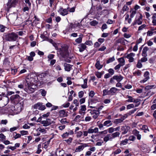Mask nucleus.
Masks as SVG:
<instances>
[{
	"label": "nucleus",
	"mask_w": 156,
	"mask_h": 156,
	"mask_svg": "<svg viewBox=\"0 0 156 156\" xmlns=\"http://www.w3.org/2000/svg\"><path fill=\"white\" fill-rule=\"evenodd\" d=\"M40 91L43 96H45L46 95L47 92L44 90L41 89Z\"/></svg>",
	"instance_id": "obj_40"
},
{
	"label": "nucleus",
	"mask_w": 156,
	"mask_h": 156,
	"mask_svg": "<svg viewBox=\"0 0 156 156\" xmlns=\"http://www.w3.org/2000/svg\"><path fill=\"white\" fill-rule=\"evenodd\" d=\"M139 3L141 5H144L146 4V1L145 0H140Z\"/></svg>",
	"instance_id": "obj_56"
},
{
	"label": "nucleus",
	"mask_w": 156,
	"mask_h": 156,
	"mask_svg": "<svg viewBox=\"0 0 156 156\" xmlns=\"http://www.w3.org/2000/svg\"><path fill=\"white\" fill-rule=\"evenodd\" d=\"M71 79V78L69 77H67V80H68V81L67 82V83L68 85H70L72 84V82L70 80Z\"/></svg>",
	"instance_id": "obj_54"
},
{
	"label": "nucleus",
	"mask_w": 156,
	"mask_h": 156,
	"mask_svg": "<svg viewBox=\"0 0 156 156\" xmlns=\"http://www.w3.org/2000/svg\"><path fill=\"white\" fill-rule=\"evenodd\" d=\"M86 110V106L85 105H83L81 106V108L79 111L80 114L83 115L85 113V111Z\"/></svg>",
	"instance_id": "obj_17"
},
{
	"label": "nucleus",
	"mask_w": 156,
	"mask_h": 156,
	"mask_svg": "<svg viewBox=\"0 0 156 156\" xmlns=\"http://www.w3.org/2000/svg\"><path fill=\"white\" fill-rule=\"evenodd\" d=\"M123 121L122 120L121 118L120 119H115L114 121V123L116 124H118L122 122Z\"/></svg>",
	"instance_id": "obj_28"
},
{
	"label": "nucleus",
	"mask_w": 156,
	"mask_h": 156,
	"mask_svg": "<svg viewBox=\"0 0 156 156\" xmlns=\"http://www.w3.org/2000/svg\"><path fill=\"white\" fill-rule=\"evenodd\" d=\"M10 99L12 101H20V97L18 94L14 95L11 97Z\"/></svg>",
	"instance_id": "obj_14"
},
{
	"label": "nucleus",
	"mask_w": 156,
	"mask_h": 156,
	"mask_svg": "<svg viewBox=\"0 0 156 156\" xmlns=\"http://www.w3.org/2000/svg\"><path fill=\"white\" fill-rule=\"evenodd\" d=\"M3 101L5 102V105H6L9 102V100L8 98L7 97H5L4 98H3Z\"/></svg>",
	"instance_id": "obj_41"
},
{
	"label": "nucleus",
	"mask_w": 156,
	"mask_h": 156,
	"mask_svg": "<svg viewBox=\"0 0 156 156\" xmlns=\"http://www.w3.org/2000/svg\"><path fill=\"white\" fill-rule=\"evenodd\" d=\"M14 108L16 109V108H18L17 110L18 112H20L21 111V108L20 107V104H17L16 105L14 106Z\"/></svg>",
	"instance_id": "obj_34"
},
{
	"label": "nucleus",
	"mask_w": 156,
	"mask_h": 156,
	"mask_svg": "<svg viewBox=\"0 0 156 156\" xmlns=\"http://www.w3.org/2000/svg\"><path fill=\"white\" fill-rule=\"evenodd\" d=\"M95 66L98 69L100 70L102 68L103 65L100 64L99 61L97 60V62L95 64Z\"/></svg>",
	"instance_id": "obj_19"
},
{
	"label": "nucleus",
	"mask_w": 156,
	"mask_h": 156,
	"mask_svg": "<svg viewBox=\"0 0 156 156\" xmlns=\"http://www.w3.org/2000/svg\"><path fill=\"white\" fill-rule=\"evenodd\" d=\"M68 50V47L67 46L64 45L62 46L58 51L62 57L64 58H67L69 55Z\"/></svg>",
	"instance_id": "obj_2"
},
{
	"label": "nucleus",
	"mask_w": 156,
	"mask_h": 156,
	"mask_svg": "<svg viewBox=\"0 0 156 156\" xmlns=\"http://www.w3.org/2000/svg\"><path fill=\"white\" fill-rule=\"evenodd\" d=\"M73 103L75 105L76 107H78L79 106V103L78 102V101L77 99H75L73 100Z\"/></svg>",
	"instance_id": "obj_57"
},
{
	"label": "nucleus",
	"mask_w": 156,
	"mask_h": 156,
	"mask_svg": "<svg viewBox=\"0 0 156 156\" xmlns=\"http://www.w3.org/2000/svg\"><path fill=\"white\" fill-rule=\"evenodd\" d=\"M47 41L48 42L52 44L53 46L55 47V48L57 47V44L55 43L54 42L52 39H49Z\"/></svg>",
	"instance_id": "obj_31"
},
{
	"label": "nucleus",
	"mask_w": 156,
	"mask_h": 156,
	"mask_svg": "<svg viewBox=\"0 0 156 156\" xmlns=\"http://www.w3.org/2000/svg\"><path fill=\"white\" fill-rule=\"evenodd\" d=\"M49 128H46L45 129L44 128H42L41 127H39L38 129H37V131L40 133H41L43 134H44L46 133V129H49Z\"/></svg>",
	"instance_id": "obj_18"
},
{
	"label": "nucleus",
	"mask_w": 156,
	"mask_h": 156,
	"mask_svg": "<svg viewBox=\"0 0 156 156\" xmlns=\"http://www.w3.org/2000/svg\"><path fill=\"white\" fill-rule=\"evenodd\" d=\"M142 55L144 57H146V47H144L142 53Z\"/></svg>",
	"instance_id": "obj_35"
},
{
	"label": "nucleus",
	"mask_w": 156,
	"mask_h": 156,
	"mask_svg": "<svg viewBox=\"0 0 156 156\" xmlns=\"http://www.w3.org/2000/svg\"><path fill=\"white\" fill-rule=\"evenodd\" d=\"M20 133L23 136L27 135L28 132L27 131L22 130L20 131Z\"/></svg>",
	"instance_id": "obj_46"
},
{
	"label": "nucleus",
	"mask_w": 156,
	"mask_h": 156,
	"mask_svg": "<svg viewBox=\"0 0 156 156\" xmlns=\"http://www.w3.org/2000/svg\"><path fill=\"white\" fill-rule=\"evenodd\" d=\"M59 115L61 117H64L67 116V113L64 110H61L59 112Z\"/></svg>",
	"instance_id": "obj_23"
},
{
	"label": "nucleus",
	"mask_w": 156,
	"mask_h": 156,
	"mask_svg": "<svg viewBox=\"0 0 156 156\" xmlns=\"http://www.w3.org/2000/svg\"><path fill=\"white\" fill-rule=\"evenodd\" d=\"M58 13L62 16H65L68 13V8L63 9L62 7H60L58 11Z\"/></svg>",
	"instance_id": "obj_7"
},
{
	"label": "nucleus",
	"mask_w": 156,
	"mask_h": 156,
	"mask_svg": "<svg viewBox=\"0 0 156 156\" xmlns=\"http://www.w3.org/2000/svg\"><path fill=\"white\" fill-rule=\"evenodd\" d=\"M84 44H85L86 45H93V43L91 41H86Z\"/></svg>",
	"instance_id": "obj_50"
},
{
	"label": "nucleus",
	"mask_w": 156,
	"mask_h": 156,
	"mask_svg": "<svg viewBox=\"0 0 156 156\" xmlns=\"http://www.w3.org/2000/svg\"><path fill=\"white\" fill-rule=\"evenodd\" d=\"M98 132V129L97 127H95L94 128H93V133H97Z\"/></svg>",
	"instance_id": "obj_63"
},
{
	"label": "nucleus",
	"mask_w": 156,
	"mask_h": 156,
	"mask_svg": "<svg viewBox=\"0 0 156 156\" xmlns=\"http://www.w3.org/2000/svg\"><path fill=\"white\" fill-rule=\"evenodd\" d=\"M18 35L12 32L6 34L5 35V40L8 41H16L18 38Z\"/></svg>",
	"instance_id": "obj_3"
},
{
	"label": "nucleus",
	"mask_w": 156,
	"mask_h": 156,
	"mask_svg": "<svg viewBox=\"0 0 156 156\" xmlns=\"http://www.w3.org/2000/svg\"><path fill=\"white\" fill-rule=\"evenodd\" d=\"M87 46L84 43H81L78 45V48L80 52L83 51L86 48Z\"/></svg>",
	"instance_id": "obj_10"
},
{
	"label": "nucleus",
	"mask_w": 156,
	"mask_h": 156,
	"mask_svg": "<svg viewBox=\"0 0 156 156\" xmlns=\"http://www.w3.org/2000/svg\"><path fill=\"white\" fill-rule=\"evenodd\" d=\"M41 103H37V104H35L34 106V108L36 109H39V108L40 107V105H41Z\"/></svg>",
	"instance_id": "obj_36"
},
{
	"label": "nucleus",
	"mask_w": 156,
	"mask_h": 156,
	"mask_svg": "<svg viewBox=\"0 0 156 156\" xmlns=\"http://www.w3.org/2000/svg\"><path fill=\"white\" fill-rule=\"evenodd\" d=\"M58 120L60 123L63 124H65L68 123L66 121V118L61 119H59Z\"/></svg>",
	"instance_id": "obj_30"
},
{
	"label": "nucleus",
	"mask_w": 156,
	"mask_h": 156,
	"mask_svg": "<svg viewBox=\"0 0 156 156\" xmlns=\"http://www.w3.org/2000/svg\"><path fill=\"white\" fill-rule=\"evenodd\" d=\"M72 58L71 57H69V55L67 58H65L66 59L65 60V61L69 63L71 62V60H70V59H71Z\"/></svg>",
	"instance_id": "obj_61"
},
{
	"label": "nucleus",
	"mask_w": 156,
	"mask_h": 156,
	"mask_svg": "<svg viewBox=\"0 0 156 156\" xmlns=\"http://www.w3.org/2000/svg\"><path fill=\"white\" fill-rule=\"evenodd\" d=\"M118 61L119 62V64H120L122 66L125 64V60L123 58L121 57L118 59Z\"/></svg>",
	"instance_id": "obj_22"
},
{
	"label": "nucleus",
	"mask_w": 156,
	"mask_h": 156,
	"mask_svg": "<svg viewBox=\"0 0 156 156\" xmlns=\"http://www.w3.org/2000/svg\"><path fill=\"white\" fill-rule=\"evenodd\" d=\"M83 35L82 34H80L79 35V37L75 39V41L76 43H73L74 45H76V43L80 44L82 42V38L83 37Z\"/></svg>",
	"instance_id": "obj_13"
},
{
	"label": "nucleus",
	"mask_w": 156,
	"mask_h": 156,
	"mask_svg": "<svg viewBox=\"0 0 156 156\" xmlns=\"http://www.w3.org/2000/svg\"><path fill=\"white\" fill-rule=\"evenodd\" d=\"M103 96H105L107 95H110L109 90H107L105 89L103 91Z\"/></svg>",
	"instance_id": "obj_27"
},
{
	"label": "nucleus",
	"mask_w": 156,
	"mask_h": 156,
	"mask_svg": "<svg viewBox=\"0 0 156 156\" xmlns=\"http://www.w3.org/2000/svg\"><path fill=\"white\" fill-rule=\"evenodd\" d=\"M114 131V128L112 127H110L108 129V132L109 133H111Z\"/></svg>",
	"instance_id": "obj_64"
},
{
	"label": "nucleus",
	"mask_w": 156,
	"mask_h": 156,
	"mask_svg": "<svg viewBox=\"0 0 156 156\" xmlns=\"http://www.w3.org/2000/svg\"><path fill=\"white\" fill-rule=\"evenodd\" d=\"M77 144L81 145L78 146L75 150V152H80L83 151L84 147L87 146V144L85 143H80L77 141Z\"/></svg>",
	"instance_id": "obj_5"
},
{
	"label": "nucleus",
	"mask_w": 156,
	"mask_h": 156,
	"mask_svg": "<svg viewBox=\"0 0 156 156\" xmlns=\"http://www.w3.org/2000/svg\"><path fill=\"white\" fill-rule=\"evenodd\" d=\"M5 27L3 25H0V31L2 32H3L5 31Z\"/></svg>",
	"instance_id": "obj_47"
},
{
	"label": "nucleus",
	"mask_w": 156,
	"mask_h": 156,
	"mask_svg": "<svg viewBox=\"0 0 156 156\" xmlns=\"http://www.w3.org/2000/svg\"><path fill=\"white\" fill-rule=\"evenodd\" d=\"M111 138L110 134H108L104 137V140L105 142H107L108 140L111 141L112 140Z\"/></svg>",
	"instance_id": "obj_24"
},
{
	"label": "nucleus",
	"mask_w": 156,
	"mask_h": 156,
	"mask_svg": "<svg viewBox=\"0 0 156 156\" xmlns=\"http://www.w3.org/2000/svg\"><path fill=\"white\" fill-rule=\"evenodd\" d=\"M120 134V133L118 132H116L112 134H110V136L112 140L116 137H119Z\"/></svg>",
	"instance_id": "obj_20"
},
{
	"label": "nucleus",
	"mask_w": 156,
	"mask_h": 156,
	"mask_svg": "<svg viewBox=\"0 0 156 156\" xmlns=\"http://www.w3.org/2000/svg\"><path fill=\"white\" fill-rule=\"evenodd\" d=\"M111 121L110 120H108L105 121L103 125L104 126H109L112 125L111 123Z\"/></svg>",
	"instance_id": "obj_26"
},
{
	"label": "nucleus",
	"mask_w": 156,
	"mask_h": 156,
	"mask_svg": "<svg viewBox=\"0 0 156 156\" xmlns=\"http://www.w3.org/2000/svg\"><path fill=\"white\" fill-rule=\"evenodd\" d=\"M109 73L111 75H113L114 73V71L113 69L110 68L108 70Z\"/></svg>",
	"instance_id": "obj_49"
},
{
	"label": "nucleus",
	"mask_w": 156,
	"mask_h": 156,
	"mask_svg": "<svg viewBox=\"0 0 156 156\" xmlns=\"http://www.w3.org/2000/svg\"><path fill=\"white\" fill-rule=\"evenodd\" d=\"M90 113L94 119L97 118L100 114V112L97 111V110H91Z\"/></svg>",
	"instance_id": "obj_9"
},
{
	"label": "nucleus",
	"mask_w": 156,
	"mask_h": 156,
	"mask_svg": "<svg viewBox=\"0 0 156 156\" xmlns=\"http://www.w3.org/2000/svg\"><path fill=\"white\" fill-rule=\"evenodd\" d=\"M127 97L129 98L126 101L128 102H133L134 98H133L131 96L127 95Z\"/></svg>",
	"instance_id": "obj_33"
},
{
	"label": "nucleus",
	"mask_w": 156,
	"mask_h": 156,
	"mask_svg": "<svg viewBox=\"0 0 156 156\" xmlns=\"http://www.w3.org/2000/svg\"><path fill=\"white\" fill-rule=\"evenodd\" d=\"M128 139H125L124 140L121 141L120 143V145H124L126 144L128 142Z\"/></svg>",
	"instance_id": "obj_38"
},
{
	"label": "nucleus",
	"mask_w": 156,
	"mask_h": 156,
	"mask_svg": "<svg viewBox=\"0 0 156 156\" xmlns=\"http://www.w3.org/2000/svg\"><path fill=\"white\" fill-rule=\"evenodd\" d=\"M75 133L76 134V136L77 138L80 137L83 135V133L81 131H79L76 132Z\"/></svg>",
	"instance_id": "obj_29"
},
{
	"label": "nucleus",
	"mask_w": 156,
	"mask_h": 156,
	"mask_svg": "<svg viewBox=\"0 0 156 156\" xmlns=\"http://www.w3.org/2000/svg\"><path fill=\"white\" fill-rule=\"evenodd\" d=\"M98 22L96 20H93L90 23V24L92 26H95L96 25L98 24Z\"/></svg>",
	"instance_id": "obj_39"
},
{
	"label": "nucleus",
	"mask_w": 156,
	"mask_h": 156,
	"mask_svg": "<svg viewBox=\"0 0 156 156\" xmlns=\"http://www.w3.org/2000/svg\"><path fill=\"white\" fill-rule=\"evenodd\" d=\"M121 152V150L120 149H118L116 150L113 152L114 154H119Z\"/></svg>",
	"instance_id": "obj_45"
},
{
	"label": "nucleus",
	"mask_w": 156,
	"mask_h": 156,
	"mask_svg": "<svg viewBox=\"0 0 156 156\" xmlns=\"http://www.w3.org/2000/svg\"><path fill=\"white\" fill-rule=\"evenodd\" d=\"M136 139V137L133 136H129L128 138V140H130L134 141Z\"/></svg>",
	"instance_id": "obj_52"
},
{
	"label": "nucleus",
	"mask_w": 156,
	"mask_h": 156,
	"mask_svg": "<svg viewBox=\"0 0 156 156\" xmlns=\"http://www.w3.org/2000/svg\"><path fill=\"white\" fill-rule=\"evenodd\" d=\"M142 17V15L141 14L137 15L134 21L132 24V25L134 26L136 24H138V25L141 24L143 21Z\"/></svg>",
	"instance_id": "obj_4"
},
{
	"label": "nucleus",
	"mask_w": 156,
	"mask_h": 156,
	"mask_svg": "<svg viewBox=\"0 0 156 156\" xmlns=\"http://www.w3.org/2000/svg\"><path fill=\"white\" fill-rule=\"evenodd\" d=\"M115 60V58L114 57L110 58L107 61V63L108 64L110 63L113 62Z\"/></svg>",
	"instance_id": "obj_37"
},
{
	"label": "nucleus",
	"mask_w": 156,
	"mask_h": 156,
	"mask_svg": "<svg viewBox=\"0 0 156 156\" xmlns=\"http://www.w3.org/2000/svg\"><path fill=\"white\" fill-rule=\"evenodd\" d=\"M87 79H85L83 80L84 83L81 85V87L83 89L86 88L87 87Z\"/></svg>",
	"instance_id": "obj_25"
},
{
	"label": "nucleus",
	"mask_w": 156,
	"mask_h": 156,
	"mask_svg": "<svg viewBox=\"0 0 156 156\" xmlns=\"http://www.w3.org/2000/svg\"><path fill=\"white\" fill-rule=\"evenodd\" d=\"M134 105L133 104H130L129 105H128L127 106L126 108L127 109H130L131 108H134Z\"/></svg>",
	"instance_id": "obj_51"
},
{
	"label": "nucleus",
	"mask_w": 156,
	"mask_h": 156,
	"mask_svg": "<svg viewBox=\"0 0 156 156\" xmlns=\"http://www.w3.org/2000/svg\"><path fill=\"white\" fill-rule=\"evenodd\" d=\"M25 86V87L24 89V90L29 94L34 92L37 87L34 83H26Z\"/></svg>",
	"instance_id": "obj_1"
},
{
	"label": "nucleus",
	"mask_w": 156,
	"mask_h": 156,
	"mask_svg": "<svg viewBox=\"0 0 156 156\" xmlns=\"http://www.w3.org/2000/svg\"><path fill=\"white\" fill-rule=\"evenodd\" d=\"M154 30L151 31H148L147 32V35L149 36H151L154 33H156V31H153Z\"/></svg>",
	"instance_id": "obj_42"
},
{
	"label": "nucleus",
	"mask_w": 156,
	"mask_h": 156,
	"mask_svg": "<svg viewBox=\"0 0 156 156\" xmlns=\"http://www.w3.org/2000/svg\"><path fill=\"white\" fill-rule=\"evenodd\" d=\"M95 74L98 78H101L103 74L101 72H97L95 73Z\"/></svg>",
	"instance_id": "obj_32"
},
{
	"label": "nucleus",
	"mask_w": 156,
	"mask_h": 156,
	"mask_svg": "<svg viewBox=\"0 0 156 156\" xmlns=\"http://www.w3.org/2000/svg\"><path fill=\"white\" fill-rule=\"evenodd\" d=\"M64 69L65 71L69 72L71 69L73 65H71L69 64L65 63L64 64Z\"/></svg>",
	"instance_id": "obj_12"
},
{
	"label": "nucleus",
	"mask_w": 156,
	"mask_h": 156,
	"mask_svg": "<svg viewBox=\"0 0 156 156\" xmlns=\"http://www.w3.org/2000/svg\"><path fill=\"white\" fill-rule=\"evenodd\" d=\"M95 94V93L93 91L91 90L90 91L89 94V96L91 98H92Z\"/></svg>",
	"instance_id": "obj_60"
},
{
	"label": "nucleus",
	"mask_w": 156,
	"mask_h": 156,
	"mask_svg": "<svg viewBox=\"0 0 156 156\" xmlns=\"http://www.w3.org/2000/svg\"><path fill=\"white\" fill-rule=\"evenodd\" d=\"M11 73L13 75H15L17 73V69H11Z\"/></svg>",
	"instance_id": "obj_53"
},
{
	"label": "nucleus",
	"mask_w": 156,
	"mask_h": 156,
	"mask_svg": "<svg viewBox=\"0 0 156 156\" xmlns=\"http://www.w3.org/2000/svg\"><path fill=\"white\" fill-rule=\"evenodd\" d=\"M46 108L45 106L44 105H42V103H41V105H40V107L39 108V110H44Z\"/></svg>",
	"instance_id": "obj_48"
},
{
	"label": "nucleus",
	"mask_w": 156,
	"mask_h": 156,
	"mask_svg": "<svg viewBox=\"0 0 156 156\" xmlns=\"http://www.w3.org/2000/svg\"><path fill=\"white\" fill-rule=\"evenodd\" d=\"M25 6L23 8V11L24 12H25L26 11H28L29 9H30V7L27 6V5H25Z\"/></svg>",
	"instance_id": "obj_43"
},
{
	"label": "nucleus",
	"mask_w": 156,
	"mask_h": 156,
	"mask_svg": "<svg viewBox=\"0 0 156 156\" xmlns=\"http://www.w3.org/2000/svg\"><path fill=\"white\" fill-rule=\"evenodd\" d=\"M55 122L50 119H47L46 120H43L41 121V123L44 126H47L52 123H54Z\"/></svg>",
	"instance_id": "obj_6"
},
{
	"label": "nucleus",
	"mask_w": 156,
	"mask_h": 156,
	"mask_svg": "<svg viewBox=\"0 0 156 156\" xmlns=\"http://www.w3.org/2000/svg\"><path fill=\"white\" fill-rule=\"evenodd\" d=\"M50 113L49 112H47L46 114H44L41 116L42 118H47L50 115Z\"/></svg>",
	"instance_id": "obj_59"
},
{
	"label": "nucleus",
	"mask_w": 156,
	"mask_h": 156,
	"mask_svg": "<svg viewBox=\"0 0 156 156\" xmlns=\"http://www.w3.org/2000/svg\"><path fill=\"white\" fill-rule=\"evenodd\" d=\"M9 131V129L5 127H2L0 130V132H4L5 131Z\"/></svg>",
	"instance_id": "obj_58"
},
{
	"label": "nucleus",
	"mask_w": 156,
	"mask_h": 156,
	"mask_svg": "<svg viewBox=\"0 0 156 156\" xmlns=\"http://www.w3.org/2000/svg\"><path fill=\"white\" fill-rule=\"evenodd\" d=\"M129 127L128 126H122L121 128V130L122 131V134H124L128 132Z\"/></svg>",
	"instance_id": "obj_15"
},
{
	"label": "nucleus",
	"mask_w": 156,
	"mask_h": 156,
	"mask_svg": "<svg viewBox=\"0 0 156 156\" xmlns=\"http://www.w3.org/2000/svg\"><path fill=\"white\" fill-rule=\"evenodd\" d=\"M136 13V11L135 10L133 11L131 13L130 15V17L131 18H133Z\"/></svg>",
	"instance_id": "obj_62"
},
{
	"label": "nucleus",
	"mask_w": 156,
	"mask_h": 156,
	"mask_svg": "<svg viewBox=\"0 0 156 156\" xmlns=\"http://www.w3.org/2000/svg\"><path fill=\"white\" fill-rule=\"evenodd\" d=\"M35 79L33 77L28 76L26 79L27 83H34V82L35 80Z\"/></svg>",
	"instance_id": "obj_11"
},
{
	"label": "nucleus",
	"mask_w": 156,
	"mask_h": 156,
	"mask_svg": "<svg viewBox=\"0 0 156 156\" xmlns=\"http://www.w3.org/2000/svg\"><path fill=\"white\" fill-rule=\"evenodd\" d=\"M114 78L118 82H120L123 79V77L121 75H115L113 76Z\"/></svg>",
	"instance_id": "obj_16"
},
{
	"label": "nucleus",
	"mask_w": 156,
	"mask_h": 156,
	"mask_svg": "<svg viewBox=\"0 0 156 156\" xmlns=\"http://www.w3.org/2000/svg\"><path fill=\"white\" fill-rule=\"evenodd\" d=\"M135 55L134 53H131L125 56V57L129 59V62H132L134 61L133 57L135 56Z\"/></svg>",
	"instance_id": "obj_8"
},
{
	"label": "nucleus",
	"mask_w": 156,
	"mask_h": 156,
	"mask_svg": "<svg viewBox=\"0 0 156 156\" xmlns=\"http://www.w3.org/2000/svg\"><path fill=\"white\" fill-rule=\"evenodd\" d=\"M118 90H119L115 87H113L111 88L109 90V92H110V94H114L115 93H116V91Z\"/></svg>",
	"instance_id": "obj_21"
},
{
	"label": "nucleus",
	"mask_w": 156,
	"mask_h": 156,
	"mask_svg": "<svg viewBox=\"0 0 156 156\" xmlns=\"http://www.w3.org/2000/svg\"><path fill=\"white\" fill-rule=\"evenodd\" d=\"M69 133L66 132L62 135V137L64 138H66L69 135Z\"/></svg>",
	"instance_id": "obj_44"
},
{
	"label": "nucleus",
	"mask_w": 156,
	"mask_h": 156,
	"mask_svg": "<svg viewBox=\"0 0 156 156\" xmlns=\"http://www.w3.org/2000/svg\"><path fill=\"white\" fill-rule=\"evenodd\" d=\"M136 67L138 68H140L142 67V64L140 60H139L136 65Z\"/></svg>",
	"instance_id": "obj_55"
}]
</instances>
